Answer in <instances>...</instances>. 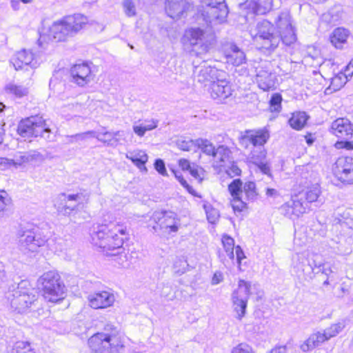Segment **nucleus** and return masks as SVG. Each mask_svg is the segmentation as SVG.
<instances>
[{
    "label": "nucleus",
    "mask_w": 353,
    "mask_h": 353,
    "mask_svg": "<svg viewBox=\"0 0 353 353\" xmlns=\"http://www.w3.org/2000/svg\"><path fill=\"white\" fill-rule=\"evenodd\" d=\"M270 353H286L285 346L276 347L272 350Z\"/></svg>",
    "instance_id": "774afa93"
},
{
    "label": "nucleus",
    "mask_w": 353,
    "mask_h": 353,
    "mask_svg": "<svg viewBox=\"0 0 353 353\" xmlns=\"http://www.w3.org/2000/svg\"><path fill=\"white\" fill-rule=\"evenodd\" d=\"M10 199L7 197V194L5 191L0 193V212L3 211L6 206L9 203Z\"/></svg>",
    "instance_id": "052dcab7"
},
{
    "label": "nucleus",
    "mask_w": 353,
    "mask_h": 353,
    "mask_svg": "<svg viewBox=\"0 0 353 353\" xmlns=\"http://www.w3.org/2000/svg\"><path fill=\"white\" fill-rule=\"evenodd\" d=\"M269 138L270 132L265 128L246 130L241 134L239 144L245 148H248L252 145L254 149L249 154L250 161L256 165L263 174L271 176L270 165L263 162L266 157L264 145Z\"/></svg>",
    "instance_id": "7ed1b4c3"
},
{
    "label": "nucleus",
    "mask_w": 353,
    "mask_h": 353,
    "mask_svg": "<svg viewBox=\"0 0 353 353\" xmlns=\"http://www.w3.org/2000/svg\"><path fill=\"white\" fill-rule=\"evenodd\" d=\"M337 148H341L343 147H345L347 149H353V141H337L335 144Z\"/></svg>",
    "instance_id": "e2e57ef3"
},
{
    "label": "nucleus",
    "mask_w": 353,
    "mask_h": 353,
    "mask_svg": "<svg viewBox=\"0 0 353 353\" xmlns=\"http://www.w3.org/2000/svg\"><path fill=\"white\" fill-rule=\"evenodd\" d=\"M302 194L292 196V199L283 204L280 208L281 213L290 219H295L303 214L307 208V203L300 197Z\"/></svg>",
    "instance_id": "6ab92c4d"
},
{
    "label": "nucleus",
    "mask_w": 353,
    "mask_h": 353,
    "mask_svg": "<svg viewBox=\"0 0 353 353\" xmlns=\"http://www.w3.org/2000/svg\"><path fill=\"white\" fill-rule=\"evenodd\" d=\"M41 123V118L31 117L21 120L17 126L18 134L24 138L38 137V132L41 130L39 124Z\"/></svg>",
    "instance_id": "5701e85b"
},
{
    "label": "nucleus",
    "mask_w": 353,
    "mask_h": 353,
    "mask_svg": "<svg viewBox=\"0 0 353 353\" xmlns=\"http://www.w3.org/2000/svg\"><path fill=\"white\" fill-rule=\"evenodd\" d=\"M91 243L103 251L121 248L129 233L126 226L110 222L108 224L94 225L90 230Z\"/></svg>",
    "instance_id": "f03ea898"
},
{
    "label": "nucleus",
    "mask_w": 353,
    "mask_h": 353,
    "mask_svg": "<svg viewBox=\"0 0 353 353\" xmlns=\"http://www.w3.org/2000/svg\"><path fill=\"white\" fill-rule=\"evenodd\" d=\"M275 76L270 72L265 70L257 71L256 81L258 86L263 91H268L274 88Z\"/></svg>",
    "instance_id": "c756f323"
},
{
    "label": "nucleus",
    "mask_w": 353,
    "mask_h": 353,
    "mask_svg": "<svg viewBox=\"0 0 353 353\" xmlns=\"http://www.w3.org/2000/svg\"><path fill=\"white\" fill-rule=\"evenodd\" d=\"M231 153L228 146L221 145L216 148L213 157L219 163L220 166H226L227 163H230V158Z\"/></svg>",
    "instance_id": "72a5a7b5"
},
{
    "label": "nucleus",
    "mask_w": 353,
    "mask_h": 353,
    "mask_svg": "<svg viewBox=\"0 0 353 353\" xmlns=\"http://www.w3.org/2000/svg\"><path fill=\"white\" fill-rule=\"evenodd\" d=\"M345 327V321L343 320L337 323L331 325L329 327L324 330L323 332H317L313 333L301 345L300 348L305 352H310L323 342L336 336Z\"/></svg>",
    "instance_id": "ddd939ff"
},
{
    "label": "nucleus",
    "mask_w": 353,
    "mask_h": 353,
    "mask_svg": "<svg viewBox=\"0 0 353 353\" xmlns=\"http://www.w3.org/2000/svg\"><path fill=\"white\" fill-rule=\"evenodd\" d=\"M43 298L48 302L58 303L64 299L65 285L60 275L54 271L44 273L39 279Z\"/></svg>",
    "instance_id": "0eeeda50"
},
{
    "label": "nucleus",
    "mask_w": 353,
    "mask_h": 353,
    "mask_svg": "<svg viewBox=\"0 0 353 353\" xmlns=\"http://www.w3.org/2000/svg\"><path fill=\"white\" fill-rule=\"evenodd\" d=\"M343 8L340 6H335L330 9L327 12L322 14L321 21L330 24L336 25L343 17Z\"/></svg>",
    "instance_id": "2f4dec72"
},
{
    "label": "nucleus",
    "mask_w": 353,
    "mask_h": 353,
    "mask_svg": "<svg viewBox=\"0 0 353 353\" xmlns=\"http://www.w3.org/2000/svg\"><path fill=\"white\" fill-rule=\"evenodd\" d=\"M193 6L192 0H166L165 10L168 17L179 19L189 12Z\"/></svg>",
    "instance_id": "a211bd4d"
},
{
    "label": "nucleus",
    "mask_w": 353,
    "mask_h": 353,
    "mask_svg": "<svg viewBox=\"0 0 353 353\" xmlns=\"http://www.w3.org/2000/svg\"><path fill=\"white\" fill-rule=\"evenodd\" d=\"M88 193L78 192L76 194L61 193L54 200V207L59 215L70 216L76 214L83 201L88 200Z\"/></svg>",
    "instance_id": "6e6552de"
},
{
    "label": "nucleus",
    "mask_w": 353,
    "mask_h": 353,
    "mask_svg": "<svg viewBox=\"0 0 353 353\" xmlns=\"http://www.w3.org/2000/svg\"><path fill=\"white\" fill-rule=\"evenodd\" d=\"M122 5L126 16L132 17L137 14L136 7L132 0H124Z\"/></svg>",
    "instance_id": "49530a36"
},
{
    "label": "nucleus",
    "mask_w": 353,
    "mask_h": 353,
    "mask_svg": "<svg viewBox=\"0 0 353 353\" xmlns=\"http://www.w3.org/2000/svg\"><path fill=\"white\" fill-rule=\"evenodd\" d=\"M26 152H17L14 155V159L11 160L13 165H21L23 163H27Z\"/></svg>",
    "instance_id": "603ef678"
},
{
    "label": "nucleus",
    "mask_w": 353,
    "mask_h": 353,
    "mask_svg": "<svg viewBox=\"0 0 353 353\" xmlns=\"http://www.w3.org/2000/svg\"><path fill=\"white\" fill-rule=\"evenodd\" d=\"M183 42L192 46V52L196 56L208 52L214 42V35L199 28L185 31Z\"/></svg>",
    "instance_id": "9d476101"
},
{
    "label": "nucleus",
    "mask_w": 353,
    "mask_h": 353,
    "mask_svg": "<svg viewBox=\"0 0 353 353\" xmlns=\"http://www.w3.org/2000/svg\"><path fill=\"white\" fill-rule=\"evenodd\" d=\"M277 32L274 26L268 20L256 23L250 30V36L256 45L261 49L269 52L274 51L281 41L285 46H290L296 41L294 27L292 26L289 11L281 12L275 19Z\"/></svg>",
    "instance_id": "f257e3e1"
},
{
    "label": "nucleus",
    "mask_w": 353,
    "mask_h": 353,
    "mask_svg": "<svg viewBox=\"0 0 353 353\" xmlns=\"http://www.w3.org/2000/svg\"><path fill=\"white\" fill-rule=\"evenodd\" d=\"M308 173H302L299 182V185L303 188L302 194L305 199V202L307 204L313 202L320 203L321 200H319L321 194L320 185L317 182L312 183L310 179L308 180Z\"/></svg>",
    "instance_id": "412c9836"
},
{
    "label": "nucleus",
    "mask_w": 353,
    "mask_h": 353,
    "mask_svg": "<svg viewBox=\"0 0 353 353\" xmlns=\"http://www.w3.org/2000/svg\"><path fill=\"white\" fill-rule=\"evenodd\" d=\"M89 304L94 309L110 307L115 301V296L112 290H101L91 294L88 296Z\"/></svg>",
    "instance_id": "aec40b11"
},
{
    "label": "nucleus",
    "mask_w": 353,
    "mask_h": 353,
    "mask_svg": "<svg viewBox=\"0 0 353 353\" xmlns=\"http://www.w3.org/2000/svg\"><path fill=\"white\" fill-rule=\"evenodd\" d=\"M319 260L321 262V265L319 268H316L315 275L321 272V273L326 275L327 276H328L332 272V270H331L330 268L325 267V261L323 259L322 256L320 254H319Z\"/></svg>",
    "instance_id": "3c124183"
},
{
    "label": "nucleus",
    "mask_w": 353,
    "mask_h": 353,
    "mask_svg": "<svg viewBox=\"0 0 353 353\" xmlns=\"http://www.w3.org/2000/svg\"><path fill=\"white\" fill-rule=\"evenodd\" d=\"M197 139L180 137L175 141L177 148L183 151H196Z\"/></svg>",
    "instance_id": "58836bf2"
},
{
    "label": "nucleus",
    "mask_w": 353,
    "mask_h": 353,
    "mask_svg": "<svg viewBox=\"0 0 353 353\" xmlns=\"http://www.w3.org/2000/svg\"><path fill=\"white\" fill-rule=\"evenodd\" d=\"M174 266L176 270V272L179 274H183L185 272L188 264L185 260L179 259L178 261H175Z\"/></svg>",
    "instance_id": "4d7b16f0"
},
{
    "label": "nucleus",
    "mask_w": 353,
    "mask_h": 353,
    "mask_svg": "<svg viewBox=\"0 0 353 353\" xmlns=\"http://www.w3.org/2000/svg\"><path fill=\"white\" fill-rule=\"evenodd\" d=\"M308 117L305 112H298L293 113L288 123L295 130H301L305 125Z\"/></svg>",
    "instance_id": "e433bc0d"
},
{
    "label": "nucleus",
    "mask_w": 353,
    "mask_h": 353,
    "mask_svg": "<svg viewBox=\"0 0 353 353\" xmlns=\"http://www.w3.org/2000/svg\"><path fill=\"white\" fill-rule=\"evenodd\" d=\"M18 238L19 249L24 254L37 252L46 244L50 245V239L38 228H22L18 232Z\"/></svg>",
    "instance_id": "1a4fd4ad"
},
{
    "label": "nucleus",
    "mask_w": 353,
    "mask_h": 353,
    "mask_svg": "<svg viewBox=\"0 0 353 353\" xmlns=\"http://www.w3.org/2000/svg\"><path fill=\"white\" fill-rule=\"evenodd\" d=\"M41 130L38 132V137L44 139L46 141H50L51 139V130L48 127H46L45 121L41 119V123L39 124Z\"/></svg>",
    "instance_id": "09e8293b"
},
{
    "label": "nucleus",
    "mask_w": 353,
    "mask_h": 353,
    "mask_svg": "<svg viewBox=\"0 0 353 353\" xmlns=\"http://www.w3.org/2000/svg\"><path fill=\"white\" fill-rule=\"evenodd\" d=\"M156 171L163 176H168L164 161L161 159H156Z\"/></svg>",
    "instance_id": "13d9d810"
},
{
    "label": "nucleus",
    "mask_w": 353,
    "mask_h": 353,
    "mask_svg": "<svg viewBox=\"0 0 353 353\" xmlns=\"http://www.w3.org/2000/svg\"><path fill=\"white\" fill-rule=\"evenodd\" d=\"M222 49L228 63L234 65L245 63V54L235 43H226L223 45Z\"/></svg>",
    "instance_id": "bb28decb"
},
{
    "label": "nucleus",
    "mask_w": 353,
    "mask_h": 353,
    "mask_svg": "<svg viewBox=\"0 0 353 353\" xmlns=\"http://www.w3.org/2000/svg\"><path fill=\"white\" fill-rule=\"evenodd\" d=\"M228 190L232 197L245 195L247 200L253 201L256 198V185L248 181L243 186L240 179H234L228 185Z\"/></svg>",
    "instance_id": "f3484780"
},
{
    "label": "nucleus",
    "mask_w": 353,
    "mask_h": 353,
    "mask_svg": "<svg viewBox=\"0 0 353 353\" xmlns=\"http://www.w3.org/2000/svg\"><path fill=\"white\" fill-rule=\"evenodd\" d=\"M232 353H253L251 346L246 343H240L232 349Z\"/></svg>",
    "instance_id": "6e6d98bb"
},
{
    "label": "nucleus",
    "mask_w": 353,
    "mask_h": 353,
    "mask_svg": "<svg viewBox=\"0 0 353 353\" xmlns=\"http://www.w3.org/2000/svg\"><path fill=\"white\" fill-rule=\"evenodd\" d=\"M222 243L225 252L234 250V241L228 235H223L222 238Z\"/></svg>",
    "instance_id": "864d4df0"
},
{
    "label": "nucleus",
    "mask_w": 353,
    "mask_h": 353,
    "mask_svg": "<svg viewBox=\"0 0 353 353\" xmlns=\"http://www.w3.org/2000/svg\"><path fill=\"white\" fill-rule=\"evenodd\" d=\"M200 149L203 153L214 157L216 148L208 139H197L196 150Z\"/></svg>",
    "instance_id": "ea45409f"
},
{
    "label": "nucleus",
    "mask_w": 353,
    "mask_h": 353,
    "mask_svg": "<svg viewBox=\"0 0 353 353\" xmlns=\"http://www.w3.org/2000/svg\"><path fill=\"white\" fill-rule=\"evenodd\" d=\"M119 330L106 324L103 332H97L88 339V345L94 353H123L125 346L117 337Z\"/></svg>",
    "instance_id": "39448f33"
},
{
    "label": "nucleus",
    "mask_w": 353,
    "mask_h": 353,
    "mask_svg": "<svg viewBox=\"0 0 353 353\" xmlns=\"http://www.w3.org/2000/svg\"><path fill=\"white\" fill-rule=\"evenodd\" d=\"M190 174L192 176H193L195 179L198 180L199 183H201L203 180L201 177V174H203V170L202 168H199L195 165H192L191 168L189 170Z\"/></svg>",
    "instance_id": "5fc2aeb1"
},
{
    "label": "nucleus",
    "mask_w": 353,
    "mask_h": 353,
    "mask_svg": "<svg viewBox=\"0 0 353 353\" xmlns=\"http://www.w3.org/2000/svg\"><path fill=\"white\" fill-rule=\"evenodd\" d=\"M256 284L252 285L251 282L243 279L239 281L237 288L233 291L231 295L232 307L237 319L241 321L245 316L252 290L256 289Z\"/></svg>",
    "instance_id": "f8f14e48"
},
{
    "label": "nucleus",
    "mask_w": 353,
    "mask_h": 353,
    "mask_svg": "<svg viewBox=\"0 0 353 353\" xmlns=\"http://www.w3.org/2000/svg\"><path fill=\"white\" fill-rule=\"evenodd\" d=\"M179 167L183 170H187V171H189V170L191 168V167L192 166L190 161H188L187 159H181L179 161Z\"/></svg>",
    "instance_id": "680f3d73"
},
{
    "label": "nucleus",
    "mask_w": 353,
    "mask_h": 353,
    "mask_svg": "<svg viewBox=\"0 0 353 353\" xmlns=\"http://www.w3.org/2000/svg\"><path fill=\"white\" fill-rule=\"evenodd\" d=\"M235 249L236 261L240 264L241 260L245 257V255L243 251L242 250L240 246H236Z\"/></svg>",
    "instance_id": "0e129e2a"
},
{
    "label": "nucleus",
    "mask_w": 353,
    "mask_h": 353,
    "mask_svg": "<svg viewBox=\"0 0 353 353\" xmlns=\"http://www.w3.org/2000/svg\"><path fill=\"white\" fill-rule=\"evenodd\" d=\"M266 195L269 197H276L279 195L278 191L274 188H267Z\"/></svg>",
    "instance_id": "338daca9"
},
{
    "label": "nucleus",
    "mask_w": 353,
    "mask_h": 353,
    "mask_svg": "<svg viewBox=\"0 0 353 353\" xmlns=\"http://www.w3.org/2000/svg\"><path fill=\"white\" fill-rule=\"evenodd\" d=\"M11 62L17 70H22L24 68L28 70V67L33 69L37 68L39 65L32 51L26 49L16 52L12 57Z\"/></svg>",
    "instance_id": "4be33fe9"
},
{
    "label": "nucleus",
    "mask_w": 353,
    "mask_h": 353,
    "mask_svg": "<svg viewBox=\"0 0 353 353\" xmlns=\"http://www.w3.org/2000/svg\"><path fill=\"white\" fill-rule=\"evenodd\" d=\"M282 97L279 93L272 94L270 100V108L272 112H279L281 108Z\"/></svg>",
    "instance_id": "a18cd8bd"
},
{
    "label": "nucleus",
    "mask_w": 353,
    "mask_h": 353,
    "mask_svg": "<svg viewBox=\"0 0 353 353\" xmlns=\"http://www.w3.org/2000/svg\"><path fill=\"white\" fill-rule=\"evenodd\" d=\"M126 158L131 160L140 169L144 166L148 160L147 154L143 151L128 152L126 154Z\"/></svg>",
    "instance_id": "4c0bfd02"
},
{
    "label": "nucleus",
    "mask_w": 353,
    "mask_h": 353,
    "mask_svg": "<svg viewBox=\"0 0 353 353\" xmlns=\"http://www.w3.org/2000/svg\"><path fill=\"white\" fill-rule=\"evenodd\" d=\"M70 139H75V141L85 140L88 138H96L99 141V135L97 134V132L93 130L87 131L83 133H78L74 135L68 136Z\"/></svg>",
    "instance_id": "c03bdc74"
},
{
    "label": "nucleus",
    "mask_w": 353,
    "mask_h": 353,
    "mask_svg": "<svg viewBox=\"0 0 353 353\" xmlns=\"http://www.w3.org/2000/svg\"><path fill=\"white\" fill-rule=\"evenodd\" d=\"M319 254L316 253H297L293 256V270L298 277L310 281L315 276L316 268H319L321 262Z\"/></svg>",
    "instance_id": "9b49d317"
},
{
    "label": "nucleus",
    "mask_w": 353,
    "mask_h": 353,
    "mask_svg": "<svg viewBox=\"0 0 353 353\" xmlns=\"http://www.w3.org/2000/svg\"><path fill=\"white\" fill-rule=\"evenodd\" d=\"M103 135L108 137V139H102L99 134V141L103 143L107 146L117 147L120 143V137L123 135L122 131L110 132L105 131Z\"/></svg>",
    "instance_id": "c9c22d12"
},
{
    "label": "nucleus",
    "mask_w": 353,
    "mask_h": 353,
    "mask_svg": "<svg viewBox=\"0 0 353 353\" xmlns=\"http://www.w3.org/2000/svg\"><path fill=\"white\" fill-rule=\"evenodd\" d=\"M208 91L212 98L222 102L232 94L231 86L226 80L217 79L209 85Z\"/></svg>",
    "instance_id": "cd10ccee"
},
{
    "label": "nucleus",
    "mask_w": 353,
    "mask_h": 353,
    "mask_svg": "<svg viewBox=\"0 0 353 353\" xmlns=\"http://www.w3.org/2000/svg\"><path fill=\"white\" fill-rule=\"evenodd\" d=\"M345 73H347L348 77H352L353 74V59L350 61L348 65L345 67Z\"/></svg>",
    "instance_id": "69168bd1"
},
{
    "label": "nucleus",
    "mask_w": 353,
    "mask_h": 353,
    "mask_svg": "<svg viewBox=\"0 0 353 353\" xmlns=\"http://www.w3.org/2000/svg\"><path fill=\"white\" fill-rule=\"evenodd\" d=\"M87 23V17L81 14L66 16L53 23L50 32L57 41H65L75 35Z\"/></svg>",
    "instance_id": "423d86ee"
},
{
    "label": "nucleus",
    "mask_w": 353,
    "mask_h": 353,
    "mask_svg": "<svg viewBox=\"0 0 353 353\" xmlns=\"http://www.w3.org/2000/svg\"><path fill=\"white\" fill-rule=\"evenodd\" d=\"M11 353H35V352L29 342L17 341L12 349Z\"/></svg>",
    "instance_id": "a19ab883"
},
{
    "label": "nucleus",
    "mask_w": 353,
    "mask_h": 353,
    "mask_svg": "<svg viewBox=\"0 0 353 353\" xmlns=\"http://www.w3.org/2000/svg\"><path fill=\"white\" fill-rule=\"evenodd\" d=\"M71 81L84 86L92 80L90 66L87 63L76 64L70 70Z\"/></svg>",
    "instance_id": "a878e982"
},
{
    "label": "nucleus",
    "mask_w": 353,
    "mask_h": 353,
    "mask_svg": "<svg viewBox=\"0 0 353 353\" xmlns=\"http://www.w3.org/2000/svg\"><path fill=\"white\" fill-rule=\"evenodd\" d=\"M5 92L15 98L21 99L29 93L28 88L14 83H9L5 86Z\"/></svg>",
    "instance_id": "473e14b6"
},
{
    "label": "nucleus",
    "mask_w": 353,
    "mask_h": 353,
    "mask_svg": "<svg viewBox=\"0 0 353 353\" xmlns=\"http://www.w3.org/2000/svg\"><path fill=\"white\" fill-rule=\"evenodd\" d=\"M154 128V123L152 122V124L150 125H143L141 124L139 125H134L133 130L135 134H137L139 137H143L145 134V132L147 130H150Z\"/></svg>",
    "instance_id": "8fccbe9b"
},
{
    "label": "nucleus",
    "mask_w": 353,
    "mask_h": 353,
    "mask_svg": "<svg viewBox=\"0 0 353 353\" xmlns=\"http://www.w3.org/2000/svg\"><path fill=\"white\" fill-rule=\"evenodd\" d=\"M203 207L205 211L208 221L211 223H214L219 216V212L209 203H204Z\"/></svg>",
    "instance_id": "37998d69"
},
{
    "label": "nucleus",
    "mask_w": 353,
    "mask_h": 353,
    "mask_svg": "<svg viewBox=\"0 0 353 353\" xmlns=\"http://www.w3.org/2000/svg\"><path fill=\"white\" fill-rule=\"evenodd\" d=\"M201 14L207 23H221L227 17L228 9L225 0H201Z\"/></svg>",
    "instance_id": "4468645a"
},
{
    "label": "nucleus",
    "mask_w": 353,
    "mask_h": 353,
    "mask_svg": "<svg viewBox=\"0 0 353 353\" xmlns=\"http://www.w3.org/2000/svg\"><path fill=\"white\" fill-rule=\"evenodd\" d=\"M27 163H36L43 160V155L37 150H29L26 152Z\"/></svg>",
    "instance_id": "de8ad7c7"
},
{
    "label": "nucleus",
    "mask_w": 353,
    "mask_h": 353,
    "mask_svg": "<svg viewBox=\"0 0 353 353\" xmlns=\"http://www.w3.org/2000/svg\"><path fill=\"white\" fill-rule=\"evenodd\" d=\"M334 173L343 183H353V157H341L335 162Z\"/></svg>",
    "instance_id": "dca6fc26"
},
{
    "label": "nucleus",
    "mask_w": 353,
    "mask_h": 353,
    "mask_svg": "<svg viewBox=\"0 0 353 353\" xmlns=\"http://www.w3.org/2000/svg\"><path fill=\"white\" fill-rule=\"evenodd\" d=\"M194 81L199 83L201 87L209 86L216 79L217 70L211 66L207 61L199 63V61H193Z\"/></svg>",
    "instance_id": "2eb2a0df"
},
{
    "label": "nucleus",
    "mask_w": 353,
    "mask_h": 353,
    "mask_svg": "<svg viewBox=\"0 0 353 353\" xmlns=\"http://www.w3.org/2000/svg\"><path fill=\"white\" fill-rule=\"evenodd\" d=\"M230 163H231V165L227 170L228 175H230L231 177L239 176L241 173V169L234 162H230Z\"/></svg>",
    "instance_id": "bf43d9fd"
},
{
    "label": "nucleus",
    "mask_w": 353,
    "mask_h": 353,
    "mask_svg": "<svg viewBox=\"0 0 353 353\" xmlns=\"http://www.w3.org/2000/svg\"><path fill=\"white\" fill-rule=\"evenodd\" d=\"M348 81V75L345 72H339L332 78L330 85L326 88L325 93H329L330 90L334 92L339 90L343 88Z\"/></svg>",
    "instance_id": "f704fd0d"
},
{
    "label": "nucleus",
    "mask_w": 353,
    "mask_h": 353,
    "mask_svg": "<svg viewBox=\"0 0 353 353\" xmlns=\"http://www.w3.org/2000/svg\"><path fill=\"white\" fill-rule=\"evenodd\" d=\"M243 199V195L232 197L230 203L235 213L241 212L244 209L247 208V203Z\"/></svg>",
    "instance_id": "79ce46f5"
},
{
    "label": "nucleus",
    "mask_w": 353,
    "mask_h": 353,
    "mask_svg": "<svg viewBox=\"0 0 353 353\" xmlns=\"http://www.w3.org/2000/svg\"><path fill=\"white\" fill-rule=\"evenodd\" d=\"M272 6V0H246L241 4V8L248 10V13L265 14L271 10Z\"/></svg>",
    "instance_id": "c85d7f7f"
},
{
    "label": "nucleus",
    "mask_w": 353,
    "mask_h": 353,
    "mask_svg": "<svg viewBox=\"0 0 353 353\" xmlns=\"http://www.w3.org/2000/svg\"><path fill=\"white\" fill-rule=\"evenodd\" d=\"M330 132L338 138L350 139L353 134V123L346 118H338L332 123Z\"/></svg>",
    "instance_id": "b1692460"
},
{
    "label": "nucleus",
    "mask_w": 353,
    "mask_h": 353,
    "mask_svg": "<svg viewBox=\"0 0 353 353\" xmlns=\"http://www.w3.org/2000/svg\"><path fill=\"white\" fill-rule=\"evenodd\" d=\"M156 217L160 221V227L162 229H168V233L176 232L179 230L181 221L175 212L166 210L156 212Z\"/></svg>",
    "instance_id": "393cba45"
},
{
    "label": "nucleus",
    "mask_w": 353,
    "mask_h": 353,
    "mask_svg": "<svg viewBox=\"0 0 353 353\" xmlns=\"http://www.w3.org/2000/svg\"><path fill=\"white\" fill-rule=\"evenodd\" d=\"M350 34V31L346 28H336L330 35V41L336 48L341 49L343 44L347 42Z\"/></svg>",
    "instance_id": "7c9ffc66"
},
{
    "label": "nucleus",
    "mask_w": 353,
    "mask_h": 353,
    "mask_svg": "<svg viewBox=\"0 0 353 353\" xmlns=\"http://www.w3.org/2000/svg\"><path fill=\"white\" fill-rule=\"evenodd\" d=\"M7 298L14 312L19 314L39 309L38 294L27 280L21 281L12 292H9Z\"/></svg>",
    "instance_id": "20e7f679"
}]
</instances>
